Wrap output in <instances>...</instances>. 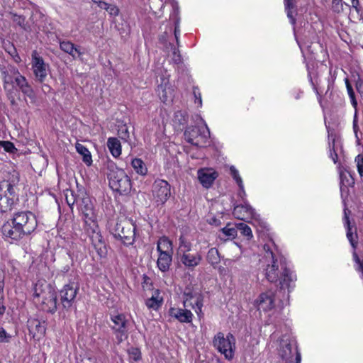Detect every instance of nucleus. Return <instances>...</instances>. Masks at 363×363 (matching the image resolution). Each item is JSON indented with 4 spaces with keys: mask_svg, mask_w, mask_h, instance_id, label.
I'll use <instances>...</instances> for the list:
<instances>
[{
    "mask_svg": "<svg viewBox=\"0 0 363 363\" xmlns=\"http://www.w3.org/2000/svg\"><path fill=\"white\" fill-rule=\"evenodd\" d=\"M263 249L265 254L260 262L266 279L271 283L279 281L281 289L289 288L293 275L284 258L276 256L274 250L277 247L274 242L269 240L264 245Z\"/></svg>",
    "mask_w": 363,
    "mask_h": 363,
    "instance_id": "1",
    "label": "nucleus"
},
{
    "mask_svg": "<svg viewBox=\"0 0 363 363\" xmlns=\"http://www.w3.org/2000/svg\"><path fill=\"white\" fill-rule=\"evenodd\" d=\"M0 73L4 89L12 104H15L13 94L16 90L21 91L30 99H34L35 94L31 85L15 66L9 64L1 65Z\"/></svg>",
    "mask_w": 363,
    "mask_h": 363,
    "instance_id": "2",
    "label": "nucleus"
},
{
    "mask_svg": "<svg viewBox=\"0 0 363 363\" xmlns=\"http://www.w3.org/2000/svg\"><path fill=\"white\" fill-rule=\"evenodd\" d=\"M82 210L84 221V230L98 255L101 257H105L107 249L96 223L92 205L86 204Z\"/></svg>",
    "mask_w": 363,
    "mask_h": 363,
    "instance_id": "3",
    "label": "nucleus"
},
{
    "mask_svg": "<svg viewBox=\"0 0 363 363\" xmlns=\"http://www.w3.org/2000/svg\"><path fill=\"white\" fill-rule=\"evenodd\" d=\"M183 304L184 308H170L169 314L171 317L177 319L182 323H191L193 320L194 315L188 307H191L195 310L198 315L201 313L203 307V299L201 294L198 293L184 292Z\"/></svg>",
    "mask_w": 363,
    "mask_h": 363,
    "instance_id": "4",
    "label": "nucleus"
},
{
    "mask_svg": "<svg viewBox=\"0 0 363 363\" xmlns=\"http://www.w3.org/2000/svg\"><path fill=\"white\" fill-rule=\"evenodd\" d=\"M19 182V174L13 171L8 180L0 182V212L11 211L18 201L16 186Z\"/></svg>",
    "mask_w": 363,
    "mask_h": 363,
    "instance_id": "5",
    "label": "nucleus"
},
{
    "mask_svg": "<svg viewBox=\"0 0 363 363\" xmlns=\"http://www.w3.org/2000/svg\"><path fill=\"white\" fill-rule=\"evenodd\" d=\"M33 301L43 311L54 313L57 309V296L55 290L45 282L38 281L33 288Z\"/></svg>",
    "mask_w": 363,
    "mask_h": 363,
    "instance_id": "6",
    "label": "nucleus"
},
{
    "mask_svg": "<svg viewBox=\"0 0 363 363\" xmlns=\"http://www.w3.org/2000/svg\"><path fill=\"white\" fill-rule=\"evenodd\" d=\"M177 256L180 263L191 271L198 267L202 260L201 252L193 250V244L184 235L179 238Z\"/></svg>",
    "mask_w": 363,
    "mask_h": 363,
    "instance_id": "7",
    "label": "nucleus"
},
{
    "mask_svg": "<svg viewBox=\"0 0 363 363\" xmlns=\"http://www.w3.org/2000/svg\"><path fill=\"white\" fill-rule=\"evenodd\" d=\"M111 233L125 245H131L135 239V225L132 220L123 218L114 222L111 227Z\"/></svg>",
    "mask_w": 363,
    "mask_h": 363,
    "instance_id": "8",
    "label": "nucleus"
},
{
    "mask_svg": "<svg viewBox=\"0 0 363 363\" xmlns=\"http://www.w3.org/2000/svg\"><path fill=\"white\" fill-rule=\"evenodd\" d=\"M108 178L109 186L113 191L121 194H128L130 191V179L122 169L117 167L110 169Z\"/></svg>",
    "mask_w": 363,
    "mask_h": 363,
    "instance_id": "9",
    "label": "nucleus"
},
{
    "mask_svg": "<svg viewBox=\"0 0 363 363\" xmlns=\"http://www.w3.org/2000/svg\"><path fill=\"white\" fill-rule=\"evenodd\" d=\"M157 250L159 256L157 261V265L159 269L162 272H166L169 269L172 262L173 246L172 242L167 237H162L157 241Z\"/></svg>",
    "mask_w": 363,
    "mask_h": 363,
    "instance_id": "10",
    "label": "nucleus"
},
{
    "mask_svg": "<svg viewBox=\"0 0 363 363\" xmlns=\"http://www.w3.org/2000/svg\"><path fill=\"white\" fill-rule=\"evenodd\" d=\"M213 346L217 350L224 355L228 360H232L234 357L235 350V338L228 333L225 337L221 332L218 333L213 340Z\"/></svg>",
    "mask_w": 363,
    "mask_h": 363,
    "instance_id": "11",
    "label": "nucleus"
},
{
    "mask_svg": "<svg viewBox=\"0 0 363 363\" xmlns=\"http://www.w3.org/2000/svg\"><path fill=\"white\" fill-rule=\"evenodd\" d=\"M209 135V129L205 123L201 126H189L184 132L185 140L196 146H203Z\"/></svg>",
    "mask_w": 363,
    "mask_h": 363,
    "instance_id": "12",
    "label": "nucleus"
},
{
    "mask_svg": "<svg viewBox=\"0 0 363 363\" xmlns=\"http://www.w3.org/2000/svg\"><path fill=\"white\" fill-rule=\"evenodd\" d=\"M111 330H113L118 343L122 342L128 337V320L123 313H116L111 315Z\"/></svg>",
    "mask_w": 363,
    "mask_h": 363,
    "instance_id": "13",
    "label": "nucleus"
},
{
    "mask_svg": "<svg viewBox=\"0 0 363 363\" xmlns=\"http://www.w3.org/2000/svg\"><path fill=\"white\" fill-rule=\"evenodd\" d=\"M11 220L28 235L33 232L37 227L35 216L30 211L18 212L13 215Z\"/></svg>",
    "mask_w": 363,
    "mask_h": 363,
    "instance_id": "14",
    "label": "nucleus"
},
{
    "mask_svg": "<svg viewBox=\"0 0 363 363\" xmlns=\"http://www.w3.org/2000/svg\"><path fill=\"white\" fill-rule=\"evenodd\" d=\"M152 195L155 202L164 204L171 195V187L169 183L163 179H157L152 185Z\"/></svg>",
    "mask_w": 363,
    "mask_h": 363,
    "instance_id": "15",
    "label": "nucleus"
},
{
    "mask_svg": "<svg viewBox=\"0 0 363 363\" xmlns=\"http://www.w3.org/2000/svg\"><path fill=\"white\" fill-rule=\"evenodd\" d=\"M31 65L36 79L43 82L48 75V65L46 64L36 50L32 52Z\"/></svg>",
    "mask_w": 363,
    "mask_h": 363,
    "instance_id": "16",
    "label": "nucleus"
},
{
    "mask_svg": "<svg viewBox=\"0 0 363 363\" xmlns=\"http://www.w3.org/2000/svg\"><path fill=\"white\" fill-rule=\"evenodd\" d=\"M78 289L73 284H67L60 292V301L62 307L67 310L71 309L75 302Z\"/></svg>",
    "mask_w": 363,
    "mask_h": 363,
    "instance_id": "17",
    "label": "nucleus"
},
{
    "mask_svg": "<svg viewBox=\"0 0 363 363\" xmlns=\"http://www.w3.org/2000/svg\"><path fill=\"white\" fill-rule=\"evenodd\" d=\"M255 305L259 311L264 312L271 311L274 308V294L272 291H267L259 294L255 301Z\"/></svg>",
    "mask_w": 363,
    "mask_h": 363,
    "instance_id": "18",
    "label": "nucleus"
},
{
    "mask_svg": "<svg viewBox=\"0 0 363 363\" xmlns=\"http://www.w3.org/2000/svg\"><path fill=\"white\" fill-rule=\"evenodd\" d=\"M2 233L4 237L12 240H18L28 235L24 230L18 228L11 220L4 223L2 226Z\"/></svg>",
    "mask_w": 363,
    "mask_h": 363,
    "instance_id": "19",
    "label": "nucleus"
},
{
    "mask_svg": "<svg viewBox=\"0 0 363 363\" xmlns=\"http://www.w3.org/2000/svg\"><path fill=\"white\" fill-rule=\"evenodd\" d=\"M233 213L236 218L242 220L257 219L259 216L255 209L247 203L235 206Z\"/></svg>",
    "mask_w": 363,
    "mask_h": 363,
    "instance_id": "20",
    "label": "nucleus"
},
{
    "mask_svg": "<svg viewBox=\"0 0 363 363\" xmlns=\"http://www.w3.org/2000/svg\"><path fill=\"white\" fill-rule=\"evenodd\" d=\"M218 174L211 168H203L198 171V179L202 186L206 189L211 187Z\"/></svg>",
    "mask_w": 363,
    "mask_h": 363,
    "instance_id": "21",
    "label": "nucleus"
},
{
    "mask_svg": "<svg viewBox=\"0 0 363 363\" xmlns=\"http://www.w3.org/2000/svg\"><path fill=\"white\" fill-rule=\"evenodd\" d=\"M293 349L296 354L298 347L295 341L289 339H281L280 342L279 355L283 359H288L292 357Z\"/></svg>",
    "mask_w": 363,
    "mask_h": 363,
    "instance_id": "22",
    "label": "nucleus"
},
{
    "mask_svg": "<svg viewBox=\"0 0 363 363\" xmlns=\"http://www.w3.org/2000/svg\"><path fill=\"white\" fill-rule=\"evenodd\" d=\"M60 48L62 51L71 55L73 59L79 58L83 54L80 50L70 41H60Z\"/></svg>",
    "mask_w": 363,
    "mask_h": 363,
    "instance_id": "23",
    "label": "nucleus"
},
{
    "mask_svg": "<svg viewBox=\"0 0 363 363\" xmlns=\"http://www.w3.org/2000/svg\"><path fill=\"white\" fill-rule=\"evenodd\" d=\"M157 94L160 100L163 103H168L172 101L174 96V90L168 84H161L158 86Z\"/></svg>",
    "mask_w": 363,
    "mask_h": 363,
    "instance_id": "24",
    "label": "nucleus"
},
{
    "mask_svg": "<svg viewBox=\"0 0 363 363\" xmlns=\"http://www.w3.org/2000/svg\"><path fill=\"white\" fill-rule=\"evenodd\" d=\"M28 330L33 333V337L40 338L45 333V323H41L38 320H32L28 321Z\"/></svg>",
    "mask_w": 363,
    "mask_h": 363,
    "instance_id": "25",
    "label": "nucleus"
},
{
    "mask_svg": "<svg viewBox=\"0 0 363 363\" xmlns=\"http://www.w3.org/2000/svg\"><path fill=\"white\" fill-rule=\"evenodd\" d=\"M160 294V291L157 289L153 292L152 296L146 300L145 304L149 309L157 311L161 307L163 298Z\"/></svg>",
    "mask_w": 363,
    "mask_h": 363,
    "instance_id": "26",
    "label": "nucleus"
},
{
    "mask_svg": "<svg viewBox=\"0 0 363 363\" xmlns=\"http://www.w3.org/2000/svg\"><path fill=\"white\" fill-rule=\"evenodd\" d=\"M107 146L114 157H118L121 154V145L116 138H109L107 141Z\"/></svg>",
    "mask_w": 363,
    "mask_h": 363,
    "instance_id": "27",
    "label": "nucleus"
},
{
    "mask_svg": "<svg viewBox=\"0 0 363 363\" xmlns=\"http://www.w3.org/2000/svg\"><path fill=\"white\" fill-rule=\"evenodd\" d=\"M77 152L82 156L83 162L88 166L92 163V158L91 152L89 150L82 144L77 143L75 145Z\"/></svg>",
    "mask_w": 363,
    "mask_h": 363,
    "instance_id": "28",
    "label": "nucleus"
},
{
    "mask_svg": "<svg viewBox=\"0 0 363 363\" xmlns=\"http://www.w3.org/2000/svg\"><path fill=\"white\" fill-rule=\"evenodd\" d=\"M131 166L135 172L140 175H145L147 172V169L144 162L139 158L132 160Z\"/></svg>",
    "mask_w": 363,
    "mask_h": 363,
    "instance_id": "29",
    "label": "nucleus"
},
{
    "mask_svg": "<svg viewBox=\"0 0 363 363\" xmlns=\"http://www.w3.org/2000/svg\"><path fill=\"white\" fill-rule=\"evenodd\" d=\"M345 220L347 225V238L349 240L352 247L355 249L357 245V242L356 240V239L357 238V234H353L351 231L350 223L349 217L347 215L346 211H345Z\"/></svg>",
    "mask_w": 363,
    "mask_h": 363,
    "instance_id": "30",
    "label": "nucleus"
},
{
    "mask_svg": "<svg viewBox=\"0 0 363 363\" xmlns=\"http://www.w3.org/2000/svg\"><path fill=\"white\" fill-rule=\"evenodd\" d=\"M230 174L232 175L233 179L235 180L238 185L239 186L241 193L245 195V192L244 191L243 182H242V178L240 177V176L239 174L238 169L234 166H231L230 167Z\"/></svg>",
    "mask_w": 363,
    "mask_h": 363,
    "instance_id": "31",
    "label": "nucleus"
},
{
    "mask_svg": "<svg viewBox=\"0 0 363 363\" xmlns=\"http://www.w3.org/2000/svg\"><path fill=\"white\" fill-rule=\"evenodd\" d=\"M237 230H240V233L245 236L247 240H250L253 235L251 228L244 223H236Z\"/></svg>",
    "mask_w": 363,
    "mask_h": 363,
    "instance_id": "32",
    "label": "nucleus"
},
{
    "mask_svg": "<svg viewBox=\"0 0 363 363\" xmlns=\"http://www.w3.org/2000/svg\"><path fill=\"white\" fill-rule=\"evenodd\" d=\"M207 260L212 264H216L220 262L219 253L217 249L211 248L207 253Z\"/></svg>",
    "mask_w": 363,
    "mask_h": 363,
    "instance_id": "33",
    "label": "nucleus"
},
{
    "mask_svg": "<svg viewBox=\"0 0 363 363\" xmlns=\"http://www.w3.org/2000/svg\"><path fill=\"white\" fill-rule=\"evenodd\" d=\"M344 4L347 5L342 0H333L331 9L333 12L340 13L344 10Z\"/></svg>",
    "mask_w": 363,
    "mask_h": 363,
    "instance_id": "34",
    "label": "nucleus"
},
{
    "mask_svg": "<svg viewBox=\"0 0 363 363\" xmlns=\"http://www.w3.org/2000/svg\"><path fill=\"white\" fill-rule=\"evenodd\" d=\"M222 232L228 237L235 238L237 235V228L230 227V225H227L222 229Z\"/></svg>",
    "mask_w": 363,
    "mask_h": 363,
    "instance_id": "35",
    "label": "nucleus"
},
{
    "mask_svg": "<svg viewBox=\"0 0 363 363\" xmlns=\"http://www.w3.org/2000/svg\"><path fill=\"white\" fill-rule=\"evenodd\" d=\"M129 358L133 361H138L141 358L140 350L138 348L132 347L128 350Z\"/></svg>",
    "mask_w": 363,
    "mask_h": 363,
    "instance_id": "36",
    "label": "nucleus"
},
{
    "mask_svg": "<svg viewBox=\"0 0 363 363\" xmlns=\"http://www.w3.org/2000/svg\"><path fill=\"white\" fill-rule=\"evenodd\" d=\"M345 84H346L347 93L351 99L352 104L354 106H355L357 105V101L355 100L354 92L353 91L352 86L350 84L348 79H345Z\"/></svg>",
    "mask_w": 363,
    "mask_h": 363,
    "instance_id": "37",
    "label": "nucleus"
},
{
    "mask_svg": "<svg viewBox=\"0 0 363 363\" xmlns=\"http://www.w3.org/2000/svg\"><path fill=\"white\" fill-rule=\"evenodd\" d=\"M0 146H1L4 150L8 152L13 153L17 150L13 143L10 141H0Z\"/></svg>",
    "mask_w": 363,
    "mask_h": 363,
    "instance_id": "38",
    "label": "nucleus"
},
{
    "mask_svg": "<svg viewBox=\"0 0 363 363\" xmlns=\"http://www.w3.org/2000/svg\"><path fill=\"white\" fill-rule=\"evenodd\" d=\"M118 136L123 140L128 141V140L129 138V132H128V129L125 125H122L118 129Z\"/></svg>",
    "mask_w": 363,
    "mask_h": 363,
    "instance_id": "39",
    "label": "nucleus"
},
{
    "mask_svg": "<svg viewBox=\"0 0 363 363\" xmlns=\"http://www.w3.org/2000/svg\"><path fill=\"white\" fill-rule=\"evenodd\" d=\"M172 60L174 64H180L182 62V56L179 53V51L174 48L172 49V56H171Z\"/></svg>",
    "mask_w": 363,
    "mask_h": 363,
    "instance_id": "40",
    "label": "nucleus"
},
{
    "mask_svg": "<svg viewBox=\"0 0 363 363\" xmlns=\"http://www.w3.org/2000/svg\"><path fill=\"white\" fill-rule=\"evenodd\" d=\"M355 162L357 163V167L358 173L361 177H363V155H358L355 157Z\"/></svg>",
    "mask_w": 363,
    "mask_h": 363,
    "instance_id": "41",
    "label": "nucleus"
},
{
    "mask_svg": "<svg viewBox=\"0 0 363 363\" xmlns=\"http://www.w3.org/2000/svg\"><path fill=\"white\" fill-rule=\"evenodd\" d=\"M11 335L3 328H0V342H8Z\"/></svg>",
    "mask_w": 363,
    "mask_h": 363,
    "instance_id": "42",
    "label": "nucleus"
},
{
    "mask_svg": "<svg viewBox=\"0 0 363 363\" xmlns=\"http://www.w3.org/2000/svg\"><path fill=\"white\" fill-rule=\"evenodd\" d=\"M106 11L111 16H117L119 13L118 9L115 5H112V4H109L107 6Z\"/></svg>",
    "mask_w": 363,
    "mask_h": 363,
    "instance_id": "43",
    "label": "nucleus"
},
{
    "mask_svg": "<svg viewBox=\"0 0 363 363\" xmlns=\"http://www.w3.org/2000/svg\"><path fill=\"white\" fill-rule=\"evenodd\" d=\"M194 95L195 97V103L198 104L199 106H201V96L197 88H194Z\"/></svg>",
    "mask_w": 363,
    "mask_h": 363,
    "instance_id": "44",
    "label": "nucleus"
},
{
    "mask_svg": "<svg viewBox=\"0 0 363 363\" xmlns=\"http://www.w3.org/2000/svg\"><path fill=\"white\" fill-rule=\"evenodd\" d=\"M5 270L0 268V292H3L4 287Z\"/></svg>",
    "mask_w": 363,
    "mask_h": 363,
    "instance_id": "45",
    "label": "nucleus"
},
{
    "mask_svg": "<svg viewBox=\"0 0 363 363\" xmlns=\"http://www.w3.org/2000/svg\"><path fill=\"white\" fill-rule=\"evenodd\" d=\"M293 9H294V7L285 8V9H286V11L287 12L288 18L291 20V23L292 24H294L295 23V18L293 16V11H292Z\"/></svg>",
    "mask_w": 363,
    "mask_h": 363,
    "instance_id": "46",
    "label": "nucleus"
},
{
    "mask_svg": "<svg viewBox=\"0 0 363 363\" xmlns=\"http://www.w3.org/2000/svg\"><path fill=\"white\" fill-rule=\"evenodd\" d=\"M352 3V6L355 9V11L359 13V0H350Z\"/></svg>",
    "mask_w": 363,
    "mask_h": 363,
    "instance_id": "47",
    "label": "nucleus"
},
{
    "mask_svg": "<svg viewBox=\"0 0 363 363\" xmlns=\"http://www.w3.org/2000/svg\"><path fill=\"white\" fill-rule=\"evenodd\" d=\"M330 157H331V159L333 160L334 163H337V159H338V156H337V152L334 150V149H333V150L330 149Z\"/></svg>",
    "mask_w": 363,
    "mask_h": 363,
    "instance_id": "48",
    "label": "nucleus"
},
{
    "mask_svg": "<svg viewBox=\"0 0 363 363\" xmlns=\"http://www.w3.org/2000/svg\"><path fill=\"white\" fill-rule=\"evenodd\" d=\"M94 3H95V4H97V6H98L99 8H101V9H105V10H106L107 6H108V3H106V2H105V1H96V2H94Z\"/></svg>",
    "mask_w": 363,
    "mask_h": 363,
    "instance_id": "49",
    "label": "nucleus"
},
{
    "mask_svg": "<svg viewBox=\"0 0 363 363\" xmlns=\"http://www.w3.org/2000/svg\"><path fill=\"white\" fill-rule=\"evenodd\" d=\"M5 312V307L3 305V295L2 292H0V315L4 314Z\"/></svg>",
    "mask_w": 363,
    "mask_h": 363,
    "instance_id": "50",
    "label": "nucleus"
},
{
    "mask_svg": "<svg viewBox=\"0 0 363 363\" xmlns=\"http://www.w3.org/2000/svg\"><path fill=\"white\" fill-rule=\"evenodd\" d=\"M353 258L357 264V266H359L363 262V259L361 260L355 252L353 253Z\"/></svg>",
    "mask_w": 363,
    "mask_h": 363,
    "instance_id": "51",
    "label": "nucleus"
},
{
    "mask_svg": "<svg viewBox=\"0 0 363 363\" xmlns=\"http://www.w3.org/2000/svg\"><path fill=\"white\" fill-rule=\"evenodd\" d=\"M357 89L359 94L363 96V82H359L357 83Z\"/></svg>",
    "mask_w": 363,
    "mask_h": 363,
    "instance_id": "52",
    "label": "nucleus"
},
{
    "mask_svg": "<svg viewBox=\"0 0 363 363\" xmlns=\"http://www.w3.org/2000/svg\"><path fill=\"white\" fill-rule=\"evenodd\" d=\"M285 8L294 7V0H284Z\"/></svg>",
    "mask_w": 363,
    "mask_h": 363,
    "instance_id": "53",
    "label": "nucleus"
},
{
    "mask_svg": "<svg viewBox=\"0 0 363 363\" xmlns=\"http://www.w3.org/2000/svg\"><path fill=\"white\" fill-rule=\"evenodd\" d=\"M174 35H175L177 43V45H179V30L177 28V26L175 27V29H174Z\"/></svg>",
    "mask_w": 363,
    "mask_h": 363,
    "instance_id": "54",
    "label": "nucleus"
},
{
    "mask_svg": "<svg viewBox=\"0 0 363 363\" xmlns=\"http://www.w3.org/2000/svg\"><path fill=\"white\" fill-rule=\"evenodd\" d=\"M355 269L362 274V278L363 279V262L359 266H356Z\"/></svg>",
    "mask_w": 363,
    "mask_h": 363,
    "instance_id": "55",
    "label": "nucleus"
},
{
    "mask_svg": "<svg viewBox=\"0 0 363 363\" xmlns=\"http://www.w3.org/2000/svg\"><path fill=\"white\" fill-rule=\"evenodd\" d=\"M301 356L300 352H298L296 351V363H301Z\"/></svg>",
    "mask_w": 363,
    "mask_h": 363,
    "instance_id": "56",
    "label": "nucleus"
},
{
    "mask_svg": "<svg viewBox=\"0 0 363 363\" xmlns=\"http://www.w3.org/2000/svg\"><path fill=\"white\" fill-rule=\"evenodd\" d=\"M66 199H67V202L68 205L71 206L74 203V199H72V200L69 199L67 195H66Z\"/></svg>",
    "mask_w": 363,
    "mask_h": 363,
    "instance_id": "57",
    "label": "nucleus"
},
{
    "mask_svg": "<svg viewBox=\"0 0 363 363\" xmlns=\"http://www.w3.org/2000/svg\"><path fill=\"white\" fill-rule=\"evenodd\" d=\"M15 21H18V23L21 24V23H23L24 19H23L20 16H18V19H15Z\"/></svg>",
    "mask_w": 363,
    "mask_h": 363,
    "instance_id": "58",
    "label": "nucleus"
},
{
    "mask_svg": "<svg viewBox=\"0 0 363 363\" xmlns=\"http://www.w3.org/2000/svg\"><path fill=\"white\" fill-rule=\"evenodd\" d=\"M15 21H18V23L21 24V23H23L24 19H23L20 16H18V19H15Z\"/></svg>",
    "mask_w": 363,
    "mask_h": 363,
    "instance_id": "59",
    "label": "nucleus"
},
{
    "mask_svg": "<svg viewBox=\"0 0 363 363\" xmlns=\"http://www.w3.org/2000/svg\"><path fill=\"white\" fill-rule=\"evenodd\" d=\"M15 21H18V23L21 24V23H23L24 19H23L20 16H18V19H15Z\"/></svg>",
    "mask_w": 363,
    "mask_h": 363,
    "instance_id": "60",
    "label": "nucleus"
},
{
    "mask_svg": "<svg viewBox=\"0 0 363 363\" xmlns=\"http://www.w3.org/2000/svg\"><path fill=\"white\" fill-rule=\"evenodd\" d=\"M353 127H354V132H356V131H357V130H356V129H357V121H356V120H354V122H353Z\"/></svg>",
    "mask_w": 363,
    "mask_h": 363,
    "instance_id": "61",
    "label": "nucleus"
},
{
    "mask_svg": "<svg viewBox=\"0 0 363 363\" xmlns=\"http://www.w3.org/2000/svg\"><path fill=\"white\" fill-rule=\"evenodd\" d=\"M343 176H344V173L341 172H340V177L341 182H342V178H343Z\"/></svg>",
    "mask_w": 363,
    "mask_h": 363,
    "instance_id": "62",
    "label": "nucleus"
},
{
    "mask_svg": "<svg viewBox=\"0 0 363 363\" xmlns=\"http://www.w3.org/2000/svg\"><path fill=\"white\" fill-rule=\"evenodd\" d=\"M334 143H335V139L333 138V143L334 144Z\"/></svg>",
    "mask_w": 363,
    "mask_h": 363,
    "instance_id": "63",
    "label": "nucleus"
},
{
    "mask_svg": "<svg viewBox=\"0 0 363 363\" xmlns=\"http://www.w3.org/2000/svg\"><path fill=\"white\" fill-rule=\"evenodd\" d=\"M92 1H93V2H94H94H96V0H92Z\"/></svg>",
    "mask_w": 363,
    "mask_h": 363,
    "instance_id": "64",
    "label": "nucleus"
}]
</instances>
